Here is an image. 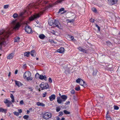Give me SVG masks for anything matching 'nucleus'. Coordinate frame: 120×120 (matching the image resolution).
Wrapping results in <instances>:
<instances>
[{
  "instance_id": "obj_2",
  "label": "nucleus",
  "mask_w": 120,
  "mask_h": 120,
  "mask_svg": "<svg viewBox=\"0 0 120 120\" xmlns=\"http://www.w3.org/2000/svg\"><path fill=\"white\" fill-rule=\"evenodd\" d=\"M49 7H47L42 10V11H40L38 13L34 14V15L31 17L29 18V20L30 21H32L34 19L39 18L43 13Z\"/></svg>"
},
{
  "instance_id": "obj_53",
  "label": "nucleus",
  "mask_w": 120,
  "mask_h": 120,
  "mask_svg": "<svg viewBox=\"0 0 120 120\" xmlns=\"http://www.w3.org/2000/svg\"><path fill=\"white\" fill-rule=\"evenodd\" d=\"M57 62L58 63H61V60L59 59L57 60Z\"/></svg>"
},
{
  "instance_id": "obj_4",
  "label": "nucleus",
  "mask_w": 120,
  "mask_h": 120,
  "mask_svg": "<svg viewBox=\"0 0 120 120\" xmlns=\"http://www.w3.org/2000/svg\"><path fill=\"white\" fill-rule=\"evenodd\" d=\"M31 74L30 72L26 71L23 75V77L27 81H31L33 78L31 77Z\"/></svg>"
},
{
  "instance_id": "obj_43",
  "label": "nucleus",
  "mask_w": 120,
  "mask_h": 120,
  "mask_svg": "<svg viewBox=\"0 0 120 120\" xmlns=\"http://www.w3.org/2000/svg\"><path fill=\"white\" fill-rule=\"evenodd\" d=\"M39 74L38 73H37L35 75V77L36 78H37L39 76Z\"/></svg>"
},
{
  "instance_id": "obj_40",
  "label": "nucleus",
  "mask_w": 120,
  "mask_h": 120,
  "mask_svg": "<svg viewBox=\"0 0 120 120\" xmlns=\"http://www.w3.org/2000/svg\"><path fill=\"white\" fill-rule=\"evenodd\" d=\"M63 114V113L62 112H60L59 113V116H61Z\"/></svg>"
},
{
  "instance_id": "obj_7",
  "label": "nucleus",
  "mask_w": 120,
  "mask_h": 120,
  "mask_svg": "<svg viewBox=\"0 0 120 120\" xmlns=\"http://www.w3.org/2000/svg\"><path fill=\"white\" fill-rule=\"evenodd\" d=\"M40 86L42 90H43L48 88L49 85L47 83L42 82L40 85Z\"/></svg>"
},
{
  "instance_id": "obj_45",
  "label": "nucleus",
  "mask_w": 120,
  "mask_h": 120,
  "mask_svg": "<svg viewBox=\"0 0 120 120\" xmlns=\"http://www.w3.org/2000/svg\"><path fill=\"white\" fill-rule=\"evenodd\" d=\"M90 22H94V19L92 18H91L90 19Z\"/></svg>"
},
{
  "instance_id": "obj_38",
  "label": "nucleus",
  "mask_w": 120,
  "mask_h": 120,
  "mask_svg": "<svg viewBox=\"0 0 120 120\" xmlns=\"http://www.w3.org/2000/svg\"><path fill=\"white\" fill-rule=\"evenodd\" d=\"M29 117V116L26 115L24 116L23 117L24 119H26L28 118Z\"/></svg>"
},
{
  "instance_id": "obj_3",
  "label": "nucleus",
  "mask_w": 120,
  "mask_h": 120,
  "mask_svg": "<svg viewBox=\"0 0 120 120\" xmlns=\"http://www.w3.org/2000/svg\"><path fill=\"white\" fill-rule=\"evenodd\" d=\"M10 97L11 98V101L10 100H8L7 99H5L4 101V102L5 104H6V106L8 107H9L10 106L12 105V106H13V105L12 104V102L13 103L15 102V99L13 95L11 94Z\"/></svg>"
},
{
  "instance_id": "obj_50",
  "label": "nucleus",
  "mask_w": 120,
  "mask_h": 120,
  "mask_svg": "<svg viewBox=\"0 0 120 120\" xmlns=\"http://www.w3.org/2000/svg\"><path fill=\"white\" fill-rule=\"evenodd\" d=\"M49 42L51 43H52L54 42V41L52 39H49Z\"/></svg>"
},
{
  "instance_id": "obj_17",
  "label": "nucleus",
  "mask_w": 120,
  "mask_h": 120,
  "mask_svg": "<svg viewBox=\"0 0 120 120\" xmlns=\"http://www.w3.org/2000/svg\"><path fill=\"white\" fill-rule=\"evenodd\" d=\"M54 22H53V21L52 20H49V24L50 26H51L53 27V26L54 24Z\"/></svg>"
},
{
  "instance_id": "obj_34",
  "label": "nucleus",
  "mask_w": 120,
  "mask_h": 120,
  "mask_svg": "<svg viewBox=\"0 0 120 120\" xmlns=\"http://www.w3.org/2000/svg\"><path fill=\"white\" fill-rule=\"evenodd\" d=\"M113 107L114 109H115L117 110L118 109H119V107L115 105H114Z\"/></svg>"
},
{
  "instance_id": "obj_6",
  "label": "nucleus",
  "mask_w": 120,
  "mask_h": 120,
  "mask_svg": "<svg viewBox=\"0 0 120 120\" xmlns=\"http://www.w3.org/2000/svg\"><path fill=\"white\" fill-rule=\"evenodd\" d=\"M25 30L27 33L28 34H32L33 32L30 26L26 25L25 28Z\"/></svg>"
},
{
  "instance_id": "obj_20",
  "label": "nucleus",
  "mask_w": 120,
  "mask_h": 120,
  "mask_svg": "<svg viewBox=\"0 0 120 120\" xmlns=\"http://www.w3.org/2000/svg\"><path fill=\"white\" fill-rule=\"evenodd\" d=\"M39 78L41 79H44L45 80H46V77L45 75L43 76L42 75H41L39 76Z\"/></svg>"
},
{
  "instance_id": "obj_33",
  "label": "nucleus",
  "mask_w": 120,
  "mask_h": 120,
  "mask_svg": "<svg viewBox=\"0 0 120 120\" xmlns=\"http://www.w3.org/2000/svg\"><path fill=\"white\" fill-rule=\"evenodd\" d=\"M106 117L107 120H111V118L109 116L106 115Z\"/></svg>"
},
{
  "instance_id": "obj_15",
  "label": "nucleus",
  "mask_w": 120,
  "mask_h": 120,
  "mask_svg": "<svg viewBox=\"0 0 120 120\" xmlns=\"http://www.w3.org/2000/svg\"><path fill=\"white\" fill-rule=\"evenodd\" d=\"M37 105L38 106H41L42 107L45 106V105L43 103L39 102H37Z\"/></svg>"
},
{
  "instance_id": "obj_44",
  "label": "nucleus",
  "mask_w": 120,
  "mask_h": 120,
  "mask_svg": "<svg viewBox=\"0 0 120 120\" xmlns=\"http://www.w3.org/2000/svg\"><path fill=\"white\" fill-rule=\"evenodd\" d=\"M92 10L94 12H96V10L95 8H92Z\"/></svg>"
},
{
  "instance_id": "obj_25",
  "label": "nucleus",
  "mask_w": 120,
  "mask_h": 120,
  "mask_svg": "<svg viewBox=\"0 0 120 120\" xmlns=\"http://www.w3.org/2000/svg\"><path fill=\"white\" fill-rule=\"evenodd\" d=\"M20 38L19 37H17L15 38L14 42H18L19 41Z\"/></svg>"
},
{
  "instance_id": "obj_55",
  "label": "nucleus",
  "mask_w": 120,
  "mask_h": 120,
  "mask_svg": "<svg viewBox=\"0 0 120 120\" xmlns=\"http://www.w3.org/2000/svg\"><path fill=\"white\" fill-rule=\"evenodd\" d=\"M11 75V72H10L9 73V74L8 75V76L9 77Z\"/></svg>"
},
{
  "instance_id": "obj_16",
  "label": "nucleus",
  "mask_w": 120,
  "mask_h": 120,
  "mask_svg": "<svg viewBox=\"0 0 120 120\" xmlns=\"http://www.w3.org/2000/svg\"><path fill=\"white\" fill-rule=\"evenodd\" d=\"M14 56V54L13 53H11L9 54L7 57L8 59H12Z\"/></svg>"
},
{
  "instance_id": "obj_24",
  "label": "nucleus",
  "mask_w": 120,
  "mask_h": 120,
  "mask_svg": "<svg viewBox=\"0 0 120 120\" xmlns=\"http://www.w3.org/2000/svg\"><path fill=\"white\" fill-rule=\"evenodd\" d=\"M78 49L79 51L83 52H86V51L85 49H82L81 47H79L78 48Z\"/></svg>"
},
{
  "instance_id": "obj_5",
  "label": "nucleus",
  "mask_w": 120,
  "mask_h": 120,
  "mask_svg": "<svg viewBox=\"0 0 120 120\" xmlns=\"http://www.w3.org/2000/svg\"><path fill=\"white\" fill-rule=\"evenodd\" d=\"M52 116V114L49 112L45 113L43 116V118L46 120H48L51 118Z\"/></svg>"
},
{
  "instance_id": "obj_62",
  "label": "nucleus",
  "mask_w": 120,
  "mask_h": 120,
  "mask_svg": "<svg viewBox=\"0 0 120 120\" xmlns=\"http://www.w3.org/2000/svg\"><path fill=\"white\" fill-rule=\"evenodd\" d=\"M27 113L28 114L30 112V111H29L27 110Z\"/></svg>"
},
{
  "instance_id": "obj_21",
  "label": "nucleus",
  "mask_w": 120,
  "mask_h": 120,
  "mask_svg": "<svg viewBox=\"0 0 120 120\" xmlns=\"http://www.w3.org/2000/svg\"><path fill=\"white\" fill-rule=\"evenodd\" d=\"M7 111V109H4L2 108H0V112H4L5 113H6V112Z\"/></svg>"
},
{
  "instance_id": "obj_31",
  "label": "nucleus",
  "mask_w": 120,
  "mask_h": 120,
  "mask_svg": "<svg viewBox=\"0 0 120 120\" xmlns=\"http://www.w3.org/2000/svg\"><path fill=\"white\" fill-rule=\"evenodd\" d=\"M97 72V71L96 70H95L94 71L93 75H96Z\"/></svg>"
},
{
  "instance_id": "obj_41",
  "label": "nucleus",
  "mask_w": 120,
  "mask_h": 120,
  "mask_svg": "<svg viewBox=\"0 0 120 120\" xmlns=\"http://www.w3.org/2000/svg\"><path fill=\"white\" fill-rule=\"evenodd\" d=\"M46 94H47L46 92H45L44 93H43V94H42V97H45L46 96Z\"/></svg>"
},
{
  "instance_id": "obj_14",
  "label": "nucleus",
  "mask_w": 120,
  "mask_h": 120,
  "mask_svg": "<svg viewBox=\"0 0 120 120\" xmlns=\"http://www.w3.org/2000/svg\"><path fill=\"white\" fill-rule=\"evenodd\" d=\"M15 84L19 87L21 86L22 84L20 82L17 81L16 80L15 81Z\"/></svg>"
},
{
  "instance_id": "obj_26",
  "label": "nucleus",
  "mask_w": 120,
  "mask_h": 120,
  "mask_svg": "<svg viewBox=\"0 0 120 120\" xmlns=\"http://www.w3.org/2000/svg\"><path fill=\"white\" fill-rule=\"evenodd\" d=\"M30 52H25L24 53V55L27 57H28L29 55Z\"/></svg>"
},
{
  "instance_id": "obj_39",
  "label": "nucleus",
  "mask_w": 120,
  "mask_h": 120,
  "mask_svg": "<svg viewBox=\"0 0 120 120\" xmlns=\"http://www.w3.org/2000/svg\"><path fill=\"white\" fill-rule=\"evenodd\" d=\"M8 7L9 5H6L4 6V9H6L8 8Z\"/></svg>"
},
{
  "instance_id": "obj_57",
  "label": "nucleus",
  "mask_w": 120,
  "mask_h": 120,
  "mask_svg": "<svg viewBox=\"0 0 120 120\" xmlns=\"http://www.w3.org/2000/svg\"><path fill=\"white\" fill-rule=\"evenodd\" d=\"M71 39L73 40L74 39V37L73 36H71Z\"/></svg>"
},
{
  "instance_id": "obj_59",
  "label": "nucleus",
  "mask_w": 120,
  "mask_h": 120,
  "mask_svg": "<svg viewBox=\"0 0 120 120\" xmlns=\"http://www.w3.org/2000/svg\"><path fill=\"white\" fill-rule=\"evenodd\" d=\"M98 30L99 31H100V27L99 26H98Z\"/></svg>"
},
{
  "instance_id": "obj_58",
  "label": "nucleus",
  "mask_w": 120,
  "mask_h": 120,
  "mask_svg": "<svg viewBox=\"0 0 120 120\" xmlns=\"http://www.w3.org/2000/svg\"><path fill=\"white\" fill-rule=\"evenodd\" d=\"M65 118L64 117H62L60 120H64Z\"/></svg>"
},
{
  "instance_id": "obj_63",
  "label": "nucleus",
  "mask_w": 120,
  "mask_h": 120,
  "mask_svg": "<svg viewBox=\"0 0 120 120\" xmlns=\"http://www.w3.org/2000/svg\"><path fill=\"white\" fill-rule=\"evenodd\" d=\"M1 12L3 14L4 13V12L3 10H1Z\"/></svg>"
},
{
  "instance_id": "obj_29",
  "label": "nucleus",
  "mask_w": 120,
  "mask_h": 120,
  "mask_svg": "<svg viewBox=\"0 0 120 120\" xmlns=\"http://www.w3.org/2000/svg\"><path fill=\"white\" fill-rule=\"evenodd\" d=\"M60 110V108L59 106L57 107L56 108V110L57 112H59Z\"/></svg>"
},
{
  "instance_id": "obj_60",
  "label": "nucleus",
  "mask_w": 120,
  "mask_h": 120,
  "mask_svg": "<svg viewBox=\"0 0 120 120\" xmlns=\"http://www.w3.org/2000/svg\"><path fill=\"white\" fill-rule=\"evenodd\" d=\"M60 119L59 117H57V119L56 120H60Z\"/></svg>"
},
{
  "instance_id": "obj_12",
  "label": "nucleus",
  "mask_w": 120,
  "mask_h": 120,
  "mask_svg": "<svg viewBox=\"0 0 120 120\" xmlns=\"http://www.w3.org/2000/svg\"><path fill=\"white\" fill-rule=\"evenodd\" d=\"M64 49L63 48H61L60 49L57 50V52L60 53H63L64 51Z\"/></svg>"
},
{
  "instance_id": "obj_61",
  "label": "nucleus",
  "mask_w": 120,
  "mask_h": 120,
  "mask_svg": "<svg viewBox=\"0 0 120 120\" xmlns=\"http://www.w3.org/2000/svg\"><path fill=\"white\" fill-rule=\"evenodd\" d=\"M95 26H96L97 28L98 27V26H98V25L97 24H95Z\"/></svg>"
},
{
  "instance_id": "obj_35",
  "label": "nucleus",
  "mask_w": 120,
  "mask_h": 120,
  "mask_svg": "<svg viewBox=\"0 0 120 120\" xmlns=\"http://www.w3.org/2000/svg\"><path fill=\"white\" fill-rule=\"evenodd\" d=\"M75 89L76 90L79 91L80 90V87L79 86H78V87H76Z\"/></svg>"
},
{
  "instance_id": "obj_64",
  "label": "nucleus",
  "mask_w": 120,
  "mask_h": 120,
  "mask_svg": "<svg viewBox=\"0 0 120 120\" xmlns=\"http://www.w3.org/2000/svg\"><path fill=\"white\" fill-rule=\"evenodd\" d=\"M108 44H109V45H110L111 44V43L110 42H108Z\"/></svg>"
},
{
  "instance_id": "obj_11",
  "label": "nucleus",
  "mask_w": 120,
  "mask_h": 120,
  "mask_svg": "<svg viewBox=\"0 0 120 120\" xmlns=\"http://www.w3.org/2000/svg\"><path fill=\"white\" fill-rule=\"evenodd\" d=\"M64 69L65 70V72L66 73H68L71 72L72 68L71 67L69 68L67 66L66 68H65Z\"/></svg>"
},
{
  "instance_id": "obj_13",
  "label": "nucleus",
  "mask_w": 120,
  "mask_h": 120,
  "mask_svg": "<svg viewBox=\"0 0 120 120\" xmlns=\"http://www.w3.org/2000/svg\"><path fill=\"white\" fill-rule=\"evenodd\" d=\"M49 99L50 101H52L55 98V96L54 94H52L49 97Z\"/></svg>"
},
{
  "instance_id": "obj_10",
  "label": "nucleus",
  "mask_w": 120,
  "mask_h": 120,
  "mask_svg": "<svg viewBox=\"0 0 120 120\" xmlns=\"http://www.w3.org/2000/svg\"><path fill=\"white\" fill-rule=\"evenodd\" d=\"M118 0H108V3L110 5H112L116 3Z\"/></svg>"
},
{
  "instance_id": "obj_9",
  "label": "nucleus",
  "mask_w": 120,
  "mask_h": 120,
  "mask_svg": "<svg viewBox=\"0 0 120 120\" xmlns=\"http://www.w3.org/2000/svg\"><path fill=\"white\" fill-rule=\"evenodd\" d=\"M76 82L77 83H80V84L82 86H83L84 83H85V81H84L82 79H81L78 78L76 80Z\"/></svg>"
},
{
  "instance_id": "obj_42",
  "label": "nucleus",
  "mask_w": 120,
  "mask_h": 120,
  "mask_svg": "<svg viewBox=\"0 0 120 120\" xmlns=\"http://www.w3.org/2000/svg\"><path fill=\"white\" fill-rule=\"evenodd\" d=\"M75 91L74 90H72L71 91V93L72 94H75Z\"/></svg>"
},
{
  "instance_id": "obj_23",
  "label": "nucleus",
  "mask_w": 120,
  "mask_h": 120,
  "mask_svg": "<svg viewBox=\"0 0 120 120\" xmlns=\"http://www.w3.org/2000/svg\"><path fill=\"white\" fill-rule=\"evenodd\" d=\"M39 38L42 39H43L45 38V35L43 34H41L39 35Z\"/></svg>"
},
{
  "instance_id": "obj_27",
  "label": "nucleus",
  "mask_w": 120,
  "mask_h": 120,
  "mask_svg": "<svg viewBox=\"0 0 120 120\" xmlns=\"http://www.w3.org/2000/svg\"><path fill=\"white\" fill-rule=\"evenodd\" d=\"M62 0H58L56 2H55V3L54 4H58L62 2Z\"/></svg>"
},
{
  "instance_id": "obj_51",
  "label": "nucleus",
  "mask_w": 120,
  "mask_h": 120,
  "mask_svg": "<svg viewBox=\"0 0 120 120\" xmlns=\"http://www.w3.org/2000/svg\"><path fill=\"white\" fill-rule=\"evenodd\" d=\"M18 111L20 113H21L22 112V110L21 109H19L18 110Z\"/></svg>"
},
{
  "instance_id": "obj_37",
  "label": "nucleus",
  "mask_w": 120,
  "mask_h": 120,
  "mask_svg": "<svg viewBox=\"0 0 120 120\" xmlns=\"http://www.w3.org/2000/svg\"><path fill=\"white\" fill-rule=\"evenodd\" d=\"M24 13V12H22V13H20V14H19V15H18V17H22V16Z\"/></svg>"
},
{
  "instance_id": "obj_56",
  "label": "nucleus",
  "mask_w": 120,
  "mask_h": 120,
  "mask_svg": "<svg viewBox=\"0 0 120 120\" xmlns=\"http://www.w3.org/2000/svg\"><path fill=\"white\" fill-rule=\"evenodd\" d=\"M73 22V20H69V22Z\"/></svg>"
},
{
  "instance_id": "obj_46",
  "label": "nucleus",
  "mask_w": 120,
  "mask_h": 120,
  "mask_svg": "<svg viewBox=\"0 0 120 120\" xmlns=\"http://www.w3.org/2000/svg\"><path fill=\"white\" fill-rule=\"evenodd\" d=\"M28 89L30 90L31 91H33V89L31 87H29L28 88Z\"/></svg>"
},
{
  "instance_id": "obj_22",
  "label": "nucleus",
  "mask_w": 120,
  "mask_h": 120,
  "mask_svg": "<svg viewBox=\"0 0 120 120\" xmlns=\"http://www.w3.org/2000/svg\"><path fill=\"white\" fill-rule=\"evenodd\" d=\"M62 100L60 98H57V101L59 104H61L62 102Z\"/></svg>"
},
{
  "instance_id": "obj_18",
  "label": "nucleus",
  "mask_w": 120,
  "mask_h": 120,
  "mask_svg": "<svg viewBox=\"0 0 120 120\" xmlns=\"http://www.w3.org/2000/svg\"><path fill=\"white\" fill-rule=\"evenodd\" d=\"M61 97L62 99L63 100V101H65L67 98V96L65 95H62L61 96Z\"/></svg>"
},
{
  "instance_id": "obj_54",
  "label": "nucleus",
  "mask_w": 120,
  "mask_h": 120,
  "mask_svg": "<svg viewBox=\"0 0 120 120\" xmlns=\"http://www.w3.org/2000/svg\"><path fill=\"white\" fill-rule=\"evenodd\" d=\"M18 72V71L17 70H16L15 71V74H17Z\"/></svg>"
},
{
  "instance_id": "obj_49",
  "label": "nucleus",
  "mask_w": 120,
  "mask_h": 120,
  "mask_svg": "<svg viewBox=\"0 0 120 120\" xmlns=\"http://www.w3.org/2000/svg\"><path fill=\"white\" fill-rule=\"evenodd\" d=\"M44 0H38V1L39 2H41L42 1H43V2H44V3L46 4L47 3L46 2H45V1H44Z\"/></svg>"
},
{
  "instance_id": "obj_47",
  "label": "nucleus",
  "mask_w": 120,
  "mask_h": 120,
  "mask_svg": "<svg viewBox=\"0 0 120 120\" xmlns=\"http://www.w3.org/2000/svg\"><path fill=\"white\" fill-rule=\"evenodd\" d=\"M49 81L50 83H52V79L51 78H49Z\"/></svg>"
},
{
  "instance_id": "obj_8",
  "label": "nucleus",
  "mask_w": 120,
  "mask_h": 120,
  "mask_svg": "<svg viewBox=\"0 0 120 120\" xmlns=\"http://www.w3.org/2000/svg\"><path fill=\"white\" fill-rule=\"evenodd\" d=\"M57 27L59 28H60L61 27V25L58 21H55V23H54L53 27Z\"/></svg>"
},
{
  "instance_id": "obj_52",
  "label": "nucleus",
  "mask_w": 120,
  "mask_h": 120,
  "mask_svg": "<svg viewBox=\"0 0 120 120\" xmlns=\"http://www.w3.org/2000/svg\"><path fill=\"white\" fill-rule=\"evenodd\" d=\"M70 103V102L69 101H68L67 102H66V103H65V104L66 105H68Z\"/></svg>"
},
{
  "instance_id": "obj_32",
  "label": "nucleus",
  "mask_w": 120,
  "mask_h": 120,
  "mask_svg": "<svg viewBox=\"0 0 120 120\" xmlns=\"http://www.w3.org/2000/svg\"><path fill=\"white\" fill-rule=\"evenodd\" d=\"M64 10V8H62L59 9V11L58 12V13L59 14L60 13V12H61L62 11H63Z\"/></svg>"
},
{
  "instance_id": "obj_19",
  "label": "nucleus",
  "mask_w": 120,
  "mask_h": 120,
  "mask_svg": "<svg viewBox=\"0 0 120 120\" xmlns=\"http://www.w3.org/2000/svg\"><path fill=\"white\" fill-rule=\"evenodd\" d=\"M31 55L33 56H35V52L34 50H32L31 52Z\"/></svg>"
},
{
  "instance_id": "obj_36",
  "label": "nucleus",
  "mask_w": 120,
  "mask_h": 120,
  "mask_svg": "<svg viewBox=\"0 0 120 120\" xmlns=\"http://www.w3.org/2000/svg\"><path fill=\"white\" fill-rule=\"evenodd\" d=\"M13 113L15 115H16L17 116H18L19 115V114L18 112H13Z\"/></svg>"
},
{
  "instance_id": "obj_28",
  "label": "nucleus",
  "mask_w": 120,
  "mask_h": 120,
  "mask_svg": "<svg viewBox=\"0 0 120 120\" xmlns=\"http://www.w3.org/2000/svg\"><path fill=\"white\" fill-rule=\"evenodd\" d=\"M13 16L14 18H15L18 17V15L17 14L15 13L13 14Z\"/></svg>"
},
{
  "instance_id": "obj_48",
  "label": "nucleus",
  "mask_w": 120,
  "mask_h": 120,
  "mask_svg": "<svg viewBox=\"0 0 120 120\" xmlns=\"http://www.w3.org/2000/svg\"><path fill=\"white\" fill-rule=\"evenodd\" d=\"M20 104L23 105V100L21 101L20 102Z\"/></svg>"
},
{
  "instance_id": "obj_1",
  "label": "nucleus",
  "mask_w": 120,
  "mask_h": 120,
  "mask_svg": "<svg viewBox=\"0 0 120 120\" xmlns=\"http://www.w3.org/2000/svg\"><path fill=\"white\" fill-rule=\"evenodd\" d=\"M12 29L9 30L0 31V45H4L5 44L7 38L11 34V30L13 29L18 30L20 26L19 23L16 20H12L11 22Z\"/></svg>"
},
{
  "instance_id": "obj_30",
  "label": "nucleus",
  "mask_w": 120,
  "mask_h": 120,
  "mask_svg": "<svg viewBox=\"0 0 120 120\" xmlns=\"http://www.w3.org/2000/svg\"><path fill=\"white\" fill-rule=\"evenodd\" d=\"M64 113L66 114H70V112L66 110H64Z\"/></svg>"
}]
</instances>
